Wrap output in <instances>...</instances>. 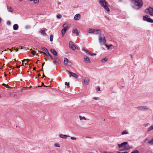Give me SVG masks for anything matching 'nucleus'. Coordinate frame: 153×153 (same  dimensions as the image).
I'll list each match as a JSON object with an SVG mask.
<instances>
[{
	"mask_svg": "<svg viewBox=\"0 0 153 153\" xmlns=\"http://www.w3.org/2000/svg\"><path fill=\"white\" fill-rule=\"evenodd\" d=\"M44 64H45V63L44 62L43 63V64H42V66H43V65H44Z\"/></svg>",
	"mask_w": 153,
	"mask_h": 153,
	"instance_id": "338daca9",
	"label": "nucleus"
},
{
	"mask_svg": "<svg viewBox=\"0 0 153 153\" xmlns=\"http://www.w3.org/2000/svg\"><path fill=\"white\" fill-rule=\"evenodd\" d=\"M127 142H124L122 143L121 144H118L117 146H118L119 148H121L126 146V145H127Z\"/></svg>",
	"mask_w": 153,
	"mask_h": 153,
	"instance_id": "f8f14e48",
	"label": "nucleus"
},
{
	"mask_svg": "<svg viewBox=\"0 0 153 153\" xmlns=\"http://www.w3.org/2000/svg\"><path fill=\"white\" fill-rule=\"evenodd\" d=\"M84 61L86 63H90L91 62L90 60L87 56H85L84 57Z\"/></svg>",
	"mask_w": 153,
	"mask_h": 153,
	"instance_id": "ddd939ff",
	"label": "nucleus"
},
{
	"mask_svg": "<svg viewBox=\"0 0 153 153\" xmlns=\"http://www.w3.org/2000/svg\"><path fill=\"white\" fill-rule=\"evenodd\" d=\"M31 53L33 55H35L36 54V52L34 51H31Z\"/></svg>",
	"mask_w": 153,
	"mask_h": 153,
	"instance_id": "79ce46f5",
	"label": "nucleus"
},
{
	"mask_svg": "<svg viewBox=\"0 0 153 153\" xmlns=\"http://www.w3.org/2000/svg\"><path fill=\"white\" fill-rule=\"evenodd\" d=\"M53 62L54 64L56 65L59 64L60 63V59L56 56L54 57V59Z\"/></svg>",
	"mask_w": 153,
	"mask_h": 153,
	"instance_id": "9d476101",
	"label": "nucleus"
},
{
	"mask_svg": "<svg viewBox=\"0 0 153 153\" xmlns=\"http://www.w3.org/2000/svg\"><path fill=\"white\" fill-rule=\"evenodd\" d=\"M13 29L14 30H17L19 28V26L17 24H14L13 26Z\"/></svg>",
	"mask_w": 153,
	"mask_h": 153,
	"instance_id": "6ab92c4d",
	"label": "nucleus"
},
{
	"mask_svg": "<svg viewBox=\"0 0 153 153\" xmlns=\"http://www.w3.org/2000/svg\"><path fill=\"white\" fill-rule=\"evenodd\" d=\"M148 143L150 145H153V138L149 141H148Z\"/></svg>",
	"mask_w": 153,
	"mask_h": 153,
	"instance_id": "b1692460",
	"label": "nucleus"
},
{
	"mask_svg": "<svg viewBox=\"0 0 153 153\" xmlns=\"http://www.w3.org/2000/svg\"><path fill=\"white\" fill-rule=\"evenodd\" d=\"M153 130V125L149 127L147 129V131L149 132Z\"/></svg>",
	"mask_w": 153,
	"mask_h": 153,
	"instance_id": "5701e85b",
	"label": "nucleus"
},
{
	"mask_svg": "<svg viewBox=\"0 0 153 153\" xmlns=\"http://www.w3.org/2000/svg\"><path fill=\"white\" fill-rule=\"evenodd\" d=\"M80 16H81L80 14H77L74 17V19L75 20H78L80 19Z\"/></svg>",
	"mask_w": 153,
	"mask_h": 153,
	"instance_id": "dca6fc26",
	"label": "nucleus"
},
{
	"mask_svg": "<svg viewBox=\"0 0 153 153\" xmlns=\"http://www.w3.org/2000/svg\"><path fill=\"white\" fill-rule=\"evenodd\" d=\"M146 12L149 15L153 16V8L149 7L146 10Z\"/></svg>",
	"mask_w": 153,
	"mask_h": 153,
	"instance_id": "9b49d317",
	"label": "nucleus"
},
{
	"mask_svg": "<svg viewBox=\"0 0 153 153\" xmlns=\"http://www.w3.org/2000/svg\"><path fill=\"white\" fill-rule=\"evenodd\" d=\"M51 52L54 55H57V53L56 51H55L54 49H51Z\"/></svg>",
	"mask_w": 153,
	"mask_h": 153,
	"instance_id": "412c9836",
	"label": "nucleus"
},
{
	"mask_svg": "<svg viewBox=\"0 0 153 153\" xmlns=\"http://www.w3.org/2000/svg\"><path fill=\"white\" fill-rule=\"evenodd\" d=\"M105 18H106L107 19H108V20H109V18L108 17H106V16H105Z\"/></svg>",
	"mask_w": 153,
	"mask_h": 153,
	"instance_id": "5fc2aeb1",
	"label": "nucleus"
},
{
	"mask_svg": "<svg viewBox=\"0 0 153 153\" xmlns=\"http://www.w3.org/2000/svg\"><path fill=\"white\" fill-rule=\"evenodd\" d=\"M121 134L122 135L128 134V132L126 131H124Z\"/></svg>",
	"mask_w": 153,
	"mask_h": 153,
	"instance_id": "393cba45",
	"label": "nucleus"
},
{
	"mask_svg": "<svg viewBox=\"0 0 153 153\" xmlns=\"http://www.w3.org/2000/svg\"><path fill=\"white\" fill-rule=\"evenodd\" d=\"M25 28L27 29H30V25H27L25 26Z\"/></svg>",
	"mask_w": 153,
	"mask_h": 153,
	"instance_id": "c9c22d12",
	"label": "nucleus"
},
{
	"mask_svg": "<svg viewBox=\"0 0 153 153\" xmlns=\"http://www.w3.org/2000/svg\"><path fill=\"white\" fill-rule=\"evenodd\" d=\"M90 81L88 77H85L84 79V81L85 84L86 85H88L89 84V82Z\"/></svg>",
	"mask_w": 153,
	"mask_h": 153,
	"instance_id": "4468645a",
	"label": "nucleus"
},
{
	"mask_svg": "<svg viewBox=\"0 0 153 153\" xmlns=\"http://www.w3.org/2000/svg\"><path fill=\"white\" fill-rule=\"evenodd\" d=\"M29 60V59H24V60L23 61H22V62H24L25 63V65H26L28 63V61Z\"/></svg>",
	"mask_w": 153,
	"mask_h": 153,
	"instance_id": "c85d7f7f",
	"label": "nucleus"
},
{
	"mask_svg": "<svg viewBox=\"0 0 153 153\" xmlns=\"http://www.w3.org/2000/svg\"><path fill=\"white\" fill-rule=\"evenodd\" d=\"M136 108L141 111H146L149 110V108L146 106H139Z\"/></svg>",
	"mask_w": 153,
	"mask_h": 153,
	"instance_id": "20e7f679",
	"label": "nucleus"
},
{
	"mask_svg": "<svg viewBox=\"0 0 153 153\" xmlns=\"http://www.w3.org/2000/svg\"><path fill=\"white\" fill-rule=\"evenodd\" d=\"M105 46L109 50L111 47L113 46L112 45L110 44L109 45H105Z\"/></svg>",
	"mask_w": 153,
	"mask_h": 153,
	"instance_id": "c756f323",
	"label": "nucleus"
},
{
	"mask_svg": "<svg viewBox=\"0 0 153 153\" xmlns=\"http://www.w3.org/2000/svg\"><path fill=\"white\" fill-rule=\"evenodd\" d=\"M101 33L102 31L100 29H94L93 34L96 35H100V34H102Z\"/></svg>",
	"mask_w": 153,
	"mask_h": 153,
	"instance_id": "1a4fd4ad",
	"label": "nucleus"
},
{
	"mask_svg": "<svg viewBox=\"0 0 153 153\" xmlns=\"http://www.w3.org/2000/svg\"><path fill=\"white\" fill-rule=\"evenodd\" d=\"M18 51V49L16 50V51Z\"/></svg>",
	"mask_w": 153,
	"mask_h": 153,
	"instance_id": "774afa93",
	"label": "nucleus"
},
{
	"mask_svg": "<svg viewBox=\"0 0 153 153\" xmlns=\"http://www.w3.org/2000/svg\"><path fill=\"white\" fill-rule=\"evenodd\" d=\"M68 85V87H70V86L69 85V83H68V85Z\"/></svg>",
	"mask_w": 153,
	"mask_h": 153,
	"instance_id": "6e6d98bb",
	"label": "nucleus"
},
{
	"mask_svg": "<svg viewBox=\"0 0 153 153\" xmlns=\"http://www.w3.org/2000/svg\"><path fill=\"white\" fill-rule=\"evenodd\" d=\"M26 88H27V87H25L24 88H23L22 89V90H24L25 89H26Z\"/></svg>",
	"mask_w": 153,
	"mask_h": 153,
	"instance_id": "4d7b16f0",
	"label": "nucleus"
},
{
	"mask_svg": "<svg viewBox=\"0 0 153 153\" xmlns=\"http://www.w3.org/2000/svg\"><path fill=\"white\" fill-rule=\"evenodd\" d=\"M63 28L61 30V33L62 36H64L65 33L67 30V25L65 24L63 25Z\"/></svg>",
	"mask_w": 153,
	"mask_h": 153,
	"instance_id": "423d86ee",
	"label": "nucleus"
},
{
	"mask_svg": "<svg viewBox=\"0 0 153 153\" xmlns=\"http://www.w3.org/2000/svg\"><path fill=\"white\" fill-rule=\"evenodd\" d=\"M18 0L20 2H22L23 1V0Z\"/></svg>",
	"mask_w": 153,
	"mask_h": 153,
	"instance_id": "680f3d73",
	"label": "nucleus"
},
{
	"mask_svg": "<svg viewBox=\"0 0 153 153\" xmlns=\"http://www.w3.org/2000/svg\"><path fill=\"white\" fill-rule=\"evenodd\" d=\"M79 118L80 120H86V118L84 117H82L81 116H79Z\"/></svg>",
	"mask_w": 153,
	"mask_h": 153,
	"instance_id": "cd10ccee",
	"label": "nucleus"
},
{
	"mask_svg": "<svg viewBox=\"0 0 153 153\" xmlns=\"http://www.w3.org/2000/svg\"><path fill=\"white\" fill-rule=\"evenodd\" d=\"M70 26V25L68 26H68H67L68 28V27H69Z\"/></svg>",
	"mask_w": 153,
	"mask_h": 153,
	"instance_id": "69168bd1",
	"label": "nucleus"
},
{
	"mask_svg": "<svg viewBox=\"0 0 153 153\" xmlns=\"http://www.w3.org/2000/svg\"><path fill=\"white\" fill-rule=\"evenodd\" d=\"M99 99V97H94L93 99L94 100H97Z\"/></svg>",
	"mask_w": 153,
	"mask_h": 153,
	"instance_id": "49530a36",
	"label": "nucleus"
},
{
	"mask_svg": "<svg viewBox=\"0 0 153 153\" xmlns=\"http://www.w3.org/2000/svg\"><path fill=\"white\" fill-rule=\"evenodd\" d=\"M119 2H122L123 1V0H117Z\"/></svg>",
	"mask_w": 153,
	"mask_h": 153,
	"instance_id": "864d4df0",
	"label": "nucleus"
},
{
	"mask_svg": "<svg viewBox=\"0 0 153 153\" xmlns=\"http://www.w3.org/2000/svg\"><path fill=\"white\" fill-rule=\"evenodd\" d=\"M8 25H10V24H11V23H10V22L9 21H8L7 22V23H6Z\"/></svg>",
	"mask_w": 153,
	"mask_h": 153,
	"instance_id": "c03bdc74",
	"label": "nucleus"
},
{
	"mask_svg": "<svg viewBox=\"0 0 153 153\" xmlns=\"http://www.w3.org/2000/svg\"><path fill=\"white\" fill-rule=\"evenodd\" d=\"M39 0H34V3L35 4H37L39 3Z\"/></svg>",
	"mask_w": 153,
	"mask_h": 153,
	"instance_id": "37998d69",
	"label": "nucleus"
},
{
	"mask_svg": "<svg viewBox=\"0 0 153 153\" xmlns=\"http://www.w3.org/2000/svg\"><path fill=\"white\" fill-rule=\"evenodd\" d=\"M59 137L63 139H66L67 138V135L65 134H59Z\"/></svg>",
	"mask_w": 153,
	"mask_h": 153,
	"instance_id": "2eb2a0df",
	"label": "nucleus"
},
{
	"mask_svg": "<svg viewBox=\"0 0 153 153\" xmlns=\"http://www.w3.org/2000/svg\"><path fill=\"white\" fill-rule=\"evenodd\" d=\"M43 77H45V76L44 74H43Z\"/></svg>",
	"mask_w": 153,
	"mask_h": 153,
	"instance_id": "0e129e2a",
	"label": "nucleus"
},
{
	"mask_svg": "<svg viewBox=\"0 0 153 153\" xmlns=\"http://www.w3.org/2000/svg\"><path fill=\"white\" fill-rule=\"evenodd\" d=\"M64 62L65 64H67V58H65L64 59Z\"/></svg>",
	"mask_w": 153,
	"mask_h": 153,
	"instance_id": "58836bf2",
	"label": "nucleus"
},
{
	"mask_svg": "<svg viewBox=\"0 0 153 153\" xmlns=\"http://www.w3.org/2000/svg\"><path fill=\"white\" fill-rule=\"evenodd\" d=\"M47 54H46L45 53H44V54H46L47 56H51V55L49 53L48 51V52H46Z\"/></svg>",
	"mask_w": 153,
	"mask_h": 153,
	"instance_id": "473e14b6",
	"label": "nucleus"
},
{
	"mask_svg": "<svg viewBox=\"0 0 153 153\" xmlns=\"http://www.w3.org/2000/svg\"><path fill=\"white\" fill-rule=\"evenodd\" d=\"M65 85H67V82H65Z\"/></svg>",
	"mask_w": 153,
	"mask_h": 153,
	"instance_id": "052dcab7",
	"label": "nucleus"
},
{
	"mask_svg": "<svg viewBox=\"0 0 153 153\" xmlns=\"http://www.w3.org/2000/svg\"><path fill=\"white\" fill-rule=\"evenodd\" d=\"M2 85H3V86H7V85L6 84H4V83H3Z\"/></svg>",
	"mask_w": 153,
	"mask_h": 153,
	"instance_id": "603ef678",
	"label": "nucleus"
},
{
	"mask_svg": "<svg viewBox=\"0 0 153 153\" xmlns=\"http://www.w3.org/2000/svg\"><path fill=\"white\" fill-rule=\"evenodd\" d=\"M94 30V29L88 28L87 30V32L89 33L93 34Z\"/></svg>",
	"mask_w": 153,
	"mask_h": 153,
	"instance_id": "a211bd4d",
	"label": "nucleus"
},
{
	"mask_svg": "<svg viewBox=\"0 0 153 153\" xmlns=\"http://www.w3.org/2000/svg\"><path fill=\"white\" fill-rule=\"evenodd\" d=\"M72 33H75L76 36H78L79 33V31H78V30L76 28L72 30Z\"/></svg>",
	"mask_w": 153,
	"mask_h": 153,
	"instance_id": "f3484780",
	"label": "nucleus"
},
{
	"mask_svg": "<svg viewBox=\"0 0 153 153\" xmlns=\"http://www.w3.org/2000/svg\"><path fill=\"white\" fill-rule=\"evenodd\" d=\"M97 91H100V88L98 86L97 87Z\"/></svg>",
	"mask_w": 153,
	"mask_h": 153,
	"instance_id": "de8ad7c7",
	"label": "nucleus"
},
{
	"mask_svg": "<svg viewBox=\"0 0 153 153\" xmlns=\"http://www.w3.org/2000/svg\"><path fill=\"white\" fill-rule=\"evenodd\" d=\"M56 17L58 19H60L62 17V16L60 14L57 15H56Z\"/></svg>",
	"mask_w": 153,
	"mask_h": 153,
	"instance_id": "7c9ffc66",
	"label": "nucleus"
},
{
	"mask_svg": "<svg viewBox=\"0 0 153 153\" xmlns=\"http://www.w3.org/2000/svg\"><path fill=\"white\" fill-rule=\"evenodd\" d=\"M139 152L137 150H135L131 152V153H138Z\"/></svg>",
	"mask_w": 153,
	"mask_h": 153,
	"instance_id": "ea45409f",
	"label": "nucleus"
},
{
	"mask_svg": "<svg viewBox=\"0 0 153 153\" xmlns=\"http://www.w3.org/2000/svg\"><path fill=\"white\" fill-rule=\"evenodd\" d=\"M82 51H84V52H85L86 53H87V54H88V55H89V54L90 53V52L89 51H88L87 49H84V48H83L82 49Z\"/></svg>",
	"mask_w": 153,
	"mask_h": 153,
	"instance_id": "4be33fe9",
	"label": "nucleus"
},
{
	"mask_svg": "<svg viewBox=\"0 0 153 153\" xmlns=\"http://www.w3.org/2000/svg\"><path fill=\"white\" fill-rule=\"evenodd\" d=\"M143 19L144 21H146L148 22L151 23L153 22V20L151 19L148 16H143Z\"/></svg>",
	"mask_w": 153,
	"mask_h": 153,
	"instance_id": "39448f33",
	"label": "nucleus"
},
{
	"mask_svg": "<svg viewBox=\"0 0 153 153\" xmlns=\"http://www.w3.org/2000/svg\"><path fill=\"white\" fill-rule=\"evenodd\" d=\"M50 57H51V58L52 60H53L54 58H53L51 55V56H50Z\"/></svg>",
	"mask_w": 153,
	"mask_h": 153,
	"instance_id": "09e8293b",
	"label": "nucleus"
},
{
	"mask_svg": "<svg viewBox=\"0 0 153 153\" xmlns=\"http://www.w3.org/2000/svg\"><path fill=\"white\" fill-rule=\"evenodd\" d=\"M54 146H55V147H60V146L59 145V144L58 143H55L54 144Z\"/></svg>",
	"mask_w": 153,
	"mask_h": 153,
	"instance_id": "72a5a7b5",
	"label": "nucleus"
},
{
	"mask_svg": "<svg viewBox=\"0 0 153 153\" xmlns=\"http://www.w3.org/2000/svg\"><path fill=\"white\" fill-rule=\"evenodd\" d=\"M149 125H150V124L148 123H146V124H144L143 126L145 127H146L149 126Z\"/></svg>",
	"mask_w": 153,
	"mask_h": 153,
	"instance_id": "a19ab883",
	"label": "nucleus"
},
{
	"mask_svg": "<svg viewBox=\"0 0 153 153\" xmlns=\"http://www.w3.org/2000/svg\"><path fill=\"white\" fill-rule=\"evenodd\" d=\"M50 57H51V58L52 60H53L54 58H53L51 55V56H50Z\"/></svg>",
	"mask_w": 153,
	"mask_h": 153,
	"instance_id": "8fccbe9b",
	"label": "nucleus"
},
{
	"mask_svg": "<svg viewBox=\"0 0 153 153\" xmlns=\"http://www.w3.org/2000/svg\"><path fill=\"white\" fill-rule=\"evenodd\" d=\"M71 139L72 140H76V138L74 137H71Z\"/></svg>",
	"mask_w": 153,
	"mask_h": 153,
	"instance_id": "a18cd8bd",
	"label": "nucleus"
},
{
	"mask_svg": "<svg viewBox=\"0 0 153 153\" xmlns=\"http://www.w3.org/2000/svg\"><path fill=\"white\" fill-rule=\"evenodd\" d=\"M53 36L52 35H51L50 36V40L51 42H52L53 41Z\"/></svg>",
	"mask_w": 153,
	"mask_h": 153,
	"instance_id": "e433bc0d",
	"label": "nucleus"
},
{
	"mask_svg": "<svg viewBox=\"0 0 153 153\" xmlns=\"http://www.w3.org/2000/svg\"><path fill=\"white\" fill-rule=\"evenodd\" d=\"M28 0L30 1H32V0Z\"/></svg>",
	"mask_w": 153,
	"mask_h": 153,
	"instance_id": "e2e57ef3",
	"label": "nucleus"
},
{
	"mask_svg": "<svg viewBox=\"0 0 153 153\" xmlns=\"http://www.w3.org/2000/svg\"><path fill=\"white\" fill-rule=\"evenodd\" d=\"M98 2L100 5L107 12L110 11L109 8V5L108 2L105 0H98Z\"/></svg>",
	"mask_w": 153,
	"mask_h": 153,
	"instance_id": "f257e3e1",
	"label": "nucleus"
},
{
	"mask_svg": "<svg viewBox=\"0 0 153 153\" xmlns=\"http://www.w3.org/2000/svg\"><path fill=\"white\" fill-rule=\"evenodd\" d=\"M89 55H90L91 56H95L96 55V54L92 52H90V53L89 54Z\"/></svg>",
	"mask_w": 153,
	"mask_h": 153,
	"instance_id": "4c0bfd02",
	"label": "nucleus"
},
{
	"mask_svg": "<svg viewBox=\"0 0 153 153\" xmlns=\"http://www.w3.org/2000/svg\"><path fill=\"white\" fill-rule=\"evenodd\" d=\"M133 7L136 9H138L143 6V3L142 0H134L132 1Z\"/></svg>",
	"mask_w": 153,
	"mask_h": 153,
	"instance_id": "f03ea898",
	"label": "nucleus"
},
{
	"mask_svg": "<svg viewBox=\"0 0 153 153\" xmlns=\"http://www.w3.org/2000/svg\"><path fill=\"white\" fill-rule=\"evenodd\" d=\"M68 73L70 77L71 76L75 78H77L78 77V76L75 73L71 72H70L68 71Z\"/></svg>",
	"mask_w": 153,
	"mask_h": 153,
	"instance_id": "6e6552de",
	"label": "nucleus"
},
{
	"mask_svg": "<svg viewBox=\"0 0 153 153\" xmlns=\"http://www.w3.org/2000/svg\"><path fill=\"white\" fill-rule=\"evenodd\" d=\"M42 49H43L44 50H45L46 52H48V49L46 48L45 47H42Z\"/></svg>",
	"mask_w": 153,
	"mask_h": 153,
	"instance_id": "f704fd0d",
	"label": "nucleus"
},
{
	"mask_svg": "<svg viewBox=\"0 0 153 153\" xmlns=\"http://www.w3.org/2000/svg\"><path fill=\"white\" fill-rule=\"evenodd\" d=\"M98 41L100 44L102 45H104L106 43V40L103 34L102 33L99 35Z\"/></svg>",
	"mask_w": 153,
	"mask_h": 153,
	"instance_id": "7ed1b4c3",
	"label": "nucleus"
},
{
	"mask_svg": "<svg viewBox=\"0 0 153 153\" xmlns=\"http://www.w3.org/2000/svg\"><path fill=\"white\" fill-rule=\"evenodd\" d=\"M6 87L7 88H10V86H8L7 85V86H6Z\"/></svg>",
	"mask_w": 153,
	"mask_h": 153,
	"instance_id": "13d9d810",
	"label": "nucleus"
},
{
	"mask_svg": "<svg viewBox=\"0 0 153 153\" xmlns=\"http://www.w3.org/2000/svg\"><path fill=\"white\" fill-rule=\"evenodd\" d=\"M7 6L8 11L9 12L13 13V10L12 9V7H9L8 5Z\"/></svg>",
	"mask_w": 153,
	"mask_h": 153,
	"instance_id": "aec40b11",
	"label": "nucleus"
},
{
	"mask_svg": "<svg viewBox=\"0 0 153 153\" xmlns=\"http://www.w3.org/2000/svg\"><path fill=\"white\" fill-rule=\"evenodd\" d=\"M72 65V63L70 62H69L68 60V66H71Z\"/></svg>",
	"mask_w": 153,
	"mask_h": 153,
	"instance_id": "2f4dec72",
	"label": "nucleus"
},
{
	"mask_svg": "<svg viewBox=\"0 0 153 153\" xmlns=\"http://www.w3.org/2000/svg\"><path fill=\"white\" fill-rule=\"evenodd\" d=\"M40 33L42 35H44L46 34V33L45 32V30H40Z\"/></svg>",
	"mask_w": 153,
	"mask_h": 153,
	"instance_id": "a878e982",
	"label": "nucleus"
},
{
	"mask_svg": "<svg viewBox=\"0 0 153 153\" xmlns=\"http://www.w3.org/2000/svg\"><path fill=\"white\" fill-rule=\"evenodd\" d=\"M69 47L72 50H74L76 48V46L74 45V43L71 41H70L69 44Z\"/></svg>",
	"mask_w": 153,
	"mask_h": 153,
	"instance_id": "0eeeda50",
	"label": "nucleus"
},
{
	"mask_svg": "<svg viewBox=\"0 0 153 153\" xmlns=\"http://www.w3.org/2000/svg\"><path fill=\"white\" fill-rule=\"evenodd\" d=\"M148 140V139L147 138H146V139H145V140H144V141H146L147 140Z\"/></svg>",
	"mask_w": 153,
	"mask_h": 153,
	"instance_id": "bf43d9fd",
	"label": "nucleus"
},
{
	"mask_svg": "<svg viewBox=\"0 0 153 153\" xmlns=\"http://www.w3.org/2000/svg\"><path fill=\"white\" fill-rule=\"evenodd\" d=\"M117 153H128L127 152H117Z\"/></svg>",
	"mask_w": 153,
	"mask_h": 153,
	"instance_id": "3c124183",
	"label": "nucleus"
},
{
	"mask_svg": "<svg viewBox=\"0 0 153 153\" xmlns=\"http://www.w3.org/2000/svg\"><path fill=\"white\" fill-rule=\"evenodd\" d=\"M107 60H108V58L105 57V58L104 59H102L101 60V62L102 63H104L105 62L107 61Z\"/></svg>",
	"mask_w": 153,
	"mask_h": 153,
	"instance_id": "bb28decb",
	"label": "nucleus"
}]
</instances>
